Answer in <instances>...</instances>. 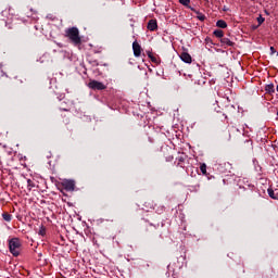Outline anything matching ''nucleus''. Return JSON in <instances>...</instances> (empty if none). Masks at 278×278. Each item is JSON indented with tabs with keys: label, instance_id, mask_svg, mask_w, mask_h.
Wrapping results in <instances>:
<instances>
[{
	"label": "nucleus",
	"instance_id": "30",
	"mask_svg": "<svg viewBox=\"0 0 278 278\" xmlns=\"http://www.w3.org/2000/svg\"><path fill=\"white\" fill-rule=\"evenodd\" d=\"M241 138H244V135H241Z\"/></svg>",
	"mask_w": 278,
	"mask_h": 278
},
{
	"label": "nucleus",
	"instance_id": "24",
	"mask_svg": "<svg viewBox=\"0 0 278 278\" xmlns=\"http://www.w3.org/2000/svg\"><path fill=\"white\" fill-rule=\"evenodd\" d=\"M277 53V50H275V47H270V55H275Z\"/></svg>",
	"mask_w": 278,
	"mask_h": 278
},
{
	"label": "nucleus",
	"instance_id": "26",
	"mask_svg": "<svg viewBox=\"0 0 278 278\" xmlns=\"http://www.w3.org/2000/svg\"><path fill=\"white\" fill-rule=\"evenodd\" d=\"M149 228H150V229H155V226H154L153 224H150V225H149Z\"/></svg>",
	"mask_w": 278,
	"mask_h": 278
},
{
	"label": "nucleus",
	"instance_id": "1",
	"mask_svg": "<svg viewBox=\"0 0 278 278\" xmlns=\"http://www.w3.org/2000/svg\"><path fill=\"white\" fill-rule=\"evenodd\" d=\"M65 37L75 45V47H78V45H81V37L79 36V28L77 27H71L65 30Z\"/></svg>",
	"mask_w": 278,
	"mask_h": 278
},
{
	"label": "nucleus",
	"instance_id": "14",
	"mask_svg": "<svg viewBox=\"0 0 278 278\" xmlns=\"http://www.w3.org/2000/svg\"><path fill=\"white\" fill-rule=\"evenodd\" d=\"M178 1H179V3H180L181 5H185V8H189V10L194 11V9H192V8L190 7V0H178Z\"/></svg>",
	"mask_w": 278,
	"mask_h": 278
},
{
	"label": "nucleus",
	"instance_id": "17",
	"mask_svg": "<svg viewBox=\"0 0 278 278\" xmlns=\"http://www.w3.org/2000/svg\"><path fill=\"white\" fill-rule=\"evenodd\" d=\"M27 188L29 191H31V188H36V184H34V180L27 179Z\"/></svg>",
	"mask_w": 278,
	"mask_h": 278
},
{
	"label": "nucleus",
	"instance_id": "7",
	"mask_svg": "<svg viewBox=\"0 0 278 278\" xmlns=\"http://www.w3.org/2000/svg\"><path fill=\"white\" fill-rule=\"evenodd\" d=\"M180 60L186 64H192V56L188 52H181Z\"/></svg>",
	"mask_w": 278,
	"mask_h": 278
},
{
	"label": "nucleus",
	"instance_id": "15",
	"mask_svg": "<svg viewBox=\"0 0 278 278\" xmlns=\"http://www.w3.org/2000/svg\"><path fill=\"white\" fill-rule=\"evenodd\" d=\"M200 170H201L202 175H207V165L205 163H202L200 165Z\"/></svg>",
	"mask_w": 278,
	"mask_h": 278
},
{
	"label": "nucleus",
	"instance_id": "11",
	"mask_svg": "<svg viewBox=\"0 0 278 278\" xmlns=\"http://www.w3.org/2000/svg\"><path fill=\"white\" fill-rule=\"evenodd\" d=\"M213 34H214L215 38H220V40L225 36V33L223 31V29H215Z\"/></svg>",
	"mask_w": 278,
	"mask_h": 278
},
{
	"label": "nucleus",
	"instance_id": "23",
	"mask_svg": "<svg viewBox=\"0 0 278 278\" xmlns=\"http://www.w3.org/2000/svg\"><path fill=\"white\" fill-rule=\"evenodd\" d=\"M256 21H257L258 27H260V25H262V24L266 21V18H264L262 15H260V16L256 18Z\"/></svg>",
	"mask_w": 278,
	"mask_h": 278
},
{
	"label": "nucleus",
	"instance_id": "5",
	"mask_svg": "<svg viewBox=\"0 0 278 278\" xmlns=\"http://www.w3.org/2000/svg\"><path fill=\"white\" fill-rule=\"evenodd\" d=\"M132 51L135 58H140V55H142V47L140 46V43H138V41L132 42Z\"/></svg>",
	"mask_w": 278,
	"mask_h": 278
},
{
	"label": "nucleus",
	"instance_id": "19",
	"mask_svg": "<svg viewBox=\"0 0 278 278\" xmlns=\"http://www.w3.org/2000/svg\"><path fill=\"white\" fill-rule=\"evenodd\" d=\"M148 58H150L151 62L157 64V58H155L151 52H148Z\"/></svg>",
	"mask_w": 278,
	"mask_h": 278
},
{
	"label": "nucleus",
	"instance_id": "16",
	"mask_svg": "<svg viewBox=\"0 0 278 278\" xmlns=\"http://www.w3.org/2000/svg\"><path fill=\"white\" fill-rule=\"evenodd\" d=\"M2 218L3 220H5L7 223H10L12 220V215L10 213H3L2 214Z\"/></svg>",
	"mask_w": 278,
	"mask_h": 278
},
{
	"label": "nucleus",
	"instance_id": "18",
	"mask_svg": "<svg viewBox=\"0 0 278 278\" xmlns=\"http://www.w3.org/2000/svg\"><path fill=\"white\" fill-rule=\"evenodd\" d=\"M38 235L39 236H47V228H45V226H40Z\"/></svg>",
	"mask_w": 278,
	"mask_h": 278
},
{
	"label": "nucleus",
	"instance_id": "6",
	"mask_svg": "<svg viewBox=\"0 0 278 278\" xmlns=\"http://www.w3.org/2000/svg\"><path fill=\"white\" fill-rule=\"evenodd\" d=\"M219 42L225 49H227V47H233V45H236L233 41H231V39L227 37H222Z\"/></svg>",
	"mask_w": 278,
	"mask_h": 278
},
{
	"label": "nucleus",
	"instance_id": "20",
	"mask_svg": "<svg viewBox=\"0 0 278 278\" xmlns=\"http://www.w3.org/2000/svg\"><path fill=\"white\" fill-rule=\"evenodd\" d=\"M267 192H268L270 199H277V194H275V190L268 189Z\"/></svg>",
	"mask_w": 278,
	"mask_h": 278
},
{
	"label": "nucleus",
	"instance_id": "25",
	"mask_svg": "<svg viewBox=\"0 0 278 278\" xmlns=\"http://www.w3.org/2000/svg\"><path fill=\"white\" fill-rule=\"evenodd\" d=\"M173 160H174L173 155H169L166 157V162H173Z\"/></svg>",
	"mask_w": 278,
	"mask_h": 278
},
{
	"label": "nucleus",
	"instance_id": "8",
	"mask_svg": "<svg viewBox=\"0 0 278 278\" xmlns=\"http://www.w3.org/2000/svg\"><path fill=\"white\" fill-rule=\"evenodd\" d=\"M218 169L220 173H229L231 170V163H220Z\"/></svg>",
	"mask_w": 278,
	"mask_h": 278
},
{
	"label": "nucleus",
	"instance_id": "13",
	"mask_svg": "<svg viewBox=\"0 0 278 278\" xmlns=\"http://www.w3.org/2000/svg\"><path fill=\"white\" fill-rule=\"evenodd\" d=\"M216 26L219 27L220 29H226L227 22H225V20H219L216 22Z\"/></svg>",
	"mask_w": 278,
	"mask_h": 278
},
{
	"label": "nucleus",
	"instance_id": "12",
	"mask_svg": "<svg viewBox=\"0 0 278 278\" xmlns=\"http://www.w3.org/2000/svg\"><path fill=\"white\" fill-rule=\"evenodd\" d=\"M154 210L156 212V214H164V211L166 210V207H164V205H154Z\"/></svg>",
	"mask_w": 278,
	"mask_h": 278
},
{
	"label": "nucleus",
	"instance_id": "28",
	"mask_svg": "<svg viewBox=\"0 0 278 278\" xmlns=\"http://www.w3.org/2000/svg\"><path fill=\"white\" fill-rule=\"evenodd\" d=\"M253 29H257V26H253Z\"/></svg>",
	"mask_w": 278,
	"mask_h": 278
},
{
	"label": "nucleus",
	"instance_id": "10",
	"mask_svg": "<svg viewBox=\"0 0 278 278\" xmlns=\"http://www.w3.org/2000/svg\"><path fill=\"white\" fill-rule=\"evenodd\" d=\"M265 92L267 94H275V85L274 84L266 85Z\"/></svg>",
	"mask_w": 278,
	"mask_h": 278
},
{
	"label": "nucleus",
	"instance_id": "9",
	"mask_svg": "<svg viewBox=\"0 0 278 278\" xmlns=\"http://www.w3.org/2000/svg\"><path fill=\"white\" fill-rule=\"evenodd\" d=\"M148 29L149 31H155L157 29V20H150L148 22Z\"/></svg>",
	"mask_w": 278,
	"mask_h": 278
},
{
	"label": "nucleus",
	"instance_id": "3",
	"mask_svg": "<svg viewBox=\"0 0 278 278\" xmlns=\"http://www.w3.org/2000/svg\"><path fill=\"white\" fill-rule=\"evenodd\" d=\"M88 88H90L91 90H105V88L108 87L99 80H91L88 84Z\"/></svg>",
	"mask_w": 278,
	"mask_h": 278
},
{
	"label": "nucleus",
	"instance_id": "21",
	"mask_svg": "<svg viewBox=\"0 0 278 278\" xmlns=\"http://www.w3.org/2000/svg\"><path fill=\"white\" fill-rule=\"evenodd\" d=\"M243 142L247 144L248 149H253V142L251 140L247 139Z\"/></svg>",
	"mask_w": 278,
	"mask_h": 278
},
{
	"label": "nucleus",
	"instance_id": "2",
	"mask_svg": "<svg viewBox=\"0 0 278 278\" xmlns=\"http://www.w3.org/2000/svg\"><path fill=\"white\" fill-rule=\"evenodd\" d=\"M21 239L13 238L9 240V250L14 257H18V255H21Z\"/></svg>",
	"mask_w": 278,
	"mask_h": 278
},
{
	"label": "nucleus",
	"instance_id": "27",
	"mask_svg": "<svg viewBox=\"0 0 278 278\" xmlns=\"http://www.w3.org/2000/svg\"><path fill=\"white\" fill-rule=\"evenodd\" d=\"M179 162H184V157H180V159H179Z\"/></svg>",
	"mask_w": 278,
	"mask_h": 278
},
{
	"label": "nucleus",
	"instance_id": "22",
	"mask_svg": "<svg viewBox=\"0 0 278 278\" xmlns=\"http://www.w3.org/2000/svg\"><path fill=\"white\" fill-rule=\"evenodd\" d=\"M197 14H198L197 16L198 21H202V22L205 21V15L203 13L197 12Z\"/></svg>",
	"mask_w": 278,
	"mask_h": 278
},
{
	"label": "nucleus",
	"instance_id": "4",
	"mask_svg": "<svg viewBox=\"0 0 278 278\" xmlns=\"http://www.w3.org/2000/svg\"><path fill=\"white\" fill-rule=\"evenodd\" d=\"M62 186L66 192H73L75 190V180H64Z\"/></svg>",
	"mask_w": 278,
	"mask_h": 278
},
{
	"label": "nucleus",
	"instance_id": "29",
	"mask_svg": "<svg viewBox=\"0 0 278 278\" xmlns=\"http://www.w3.org/2000/svg\"><path fill=\"white\" fill-rule=\"evenodd\" d=\"M276 91L278 92V85L276 86Z\"/></svg>",
	"mask_w": 278,
	"mask_h": 278
}]
</instances>
